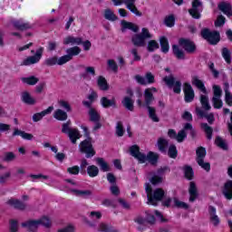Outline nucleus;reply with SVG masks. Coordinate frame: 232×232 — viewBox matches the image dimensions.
Masks as SVG:
<instances>
[{
  "label": "nucleus",
  "mask_w": 232,
  "mask_h": 232,
  "mask_svg": "<svg viewBox=\"0 0 232 232\" xmlns=\"http://www.w3.org/2000/svg\"><path fill=\"white\" fill-rule=\"evenodd\" d=\"M146 39H151V34L148 28H142L141 33L132 35L131 43L136 48H144Z\"/></svg>",
  "instance_id": "obj_5"
},
{
  "label": "nucleus",
  "mask_w": 232,
  "mask_h": 232,
  "mask_svg": "<svg viewBox=\"0 0 232 232\" xmlns=\"http://www.w3.org/2000/svg\"><path fill=\"white\" fill-rule=\"evenodd\" d=\"M178 155H179V150H177V146L173 144L169 145L168 150V156L170 159H177Z\"/></svg>",
  "instance_id": "obj_50"
},
{
  "label": "nucleus",
  "mask_w": 232,
  "mask_h": 232,
  "mask_svg": "<svg viewBox=\"0 0 232 232\" xmlns=\"http://www.w3.org/2000/svg\"><path fill=\"white\" fill-rule=\"evenodd\" d=\"M89 121L91 122H101V114L95 109H91L88 111Z\"/></svg>",
  "instance_id": "obj_37"
},
{
  "label": "nucleus",
  "mask_w": 232,
  "mask_h": 232,
  "mask_svg": "<svg viewBox=\"0 0 232 232\" xmlns=\"http://www.w3.org/2000/svg\"><path fill=\"white\" fill-rule=\"evenodd\" d=\"M44 53V47H39L34 55L28 56L26 59H24L21 66H32V64H37L41 59H43V53Z\"/></svg>",
  "instance_id": "obj_8"
},
{
  "label": "nucleus",
  "mask_w": 232,
  "mask_h": 232,
  "mask_svg": "<svg viewBox=\"0 0 232 232\" xmlns=\"http://www.w3.org/2000/svg\"><path fill=\"white\" fill-rule=\"evenodd\" d=\"M173 201L175 208H178L179 209H188L189 208V206L186 202L180 201L177 198H174Z\"/></svg>",
  "instance_id": "obj_52"
},
{
  "label": "nucleus",
  "mask_w": 232,
  "mask_h": 232,
  "mask_svg": "<svg viewBox=\"0 0 232 232\" xmlns=\"http://www.w3.org/2000/svg\"><path fill=\"white\" fill-rule=\"evenodd\" d=\"M22 82L28 84L29 86H35L39 82V78L35 76L23 77Z\"/></svg>",
  "instance_id": "obj_43"
},
{
  "label": "nucleus",
  "mask_w": 232,
  "mask_h": 232,
  "mask_svg": "<svg viewBox=\"0 0 232 232\" xmlns=\"http://www.w3.org/2000/svg\"><path fill=\"white\" fill-rule=\"evenodd\" d=\"M96 164L100 167L101 171L104 173L110 171V165L102 158H95Z\"/></svg>",
  "instance_id": "obj_31"
},
{
  "label": "nucleus",
  "mask_w": 232,
  "mask_h": 232,
  "mask_svg": "<svg viewBox=\"0 0 232 232\" xmlns=\"http://www.w3.org/2000/svg\"><path fill=\"white\" fill-rule=\"evenodd\" d=\"M156 146L160 153H167L168 146H169V141H168V140L164 138H159Z\"/></svg>",
  "instance_id": "obj_21"
},
{
  "label": "nucleus",
  "mask_w": 232,
  "mask_h": 232,
  "mask_svg": "<svg viewBox=\"0 0 232 232\" xmlns=\"http://www.w3.org/2000/svg\"><path fill=\"white\" fill-rule=\"evenodd\" d=\"M6 204L14 209H17L18 211H25L27 208L26 203L15 198H10L6 201Z\"/></svg>",
  "instance_id": "obj_15"
},
{
  "label": "nucleus",
  "mask_w": 232,
  "mask_h": 232,
  "mask_svg": "<svg viewBox=\"0 0 232 232\" xmlns=\"http://www.w3.org/2000/svg\"><path fill=\"white\" fill-rule=\"evenodd\" d=\"M70 124H72L71 121L62 125V133H65L66 135H68L72 144H77V140L81 139V132L77 129H72L70 127Z\"/></svg>",
  "instance_id": "obj_6"
},
{
  "label": "nucleus",
  "mask_w": 232,
  "mask_h": 232,
  "mask_svg": "<svg viewBox=\"0 0 232 232\" xmlns=\"http://www.w3.org/2000/svg\"><path fill=\"white\" fill-rule=\"evenodd\" d=\"M186 137H188V134H186V130H181L176 135V140L178 142H184V139H186Z\"/></svg>",
  "instance_id": "obj_63"
},
{
  "label": "nucleus",
  "mask_w": 232,
  "mask_h": 232,
  "mask_svg": "<svg viewBox=\"0 0 232 232\" xmlns=\"http://www.w3.org/2000/svg\"><path fill=\"white\" fill-rule=\"evenodd\" d=\"M222 193L227 200H232V180L225 183Z\"/></svg>",
  "instance_id": "obj_23"
},
{
  "label": "nucleus",
  "mask_w": 232,
  "mask_h": 232,
  "mask_svg": "<svg viewBox=\"0 0 232 232\" xmlns=\"http://www.w3.org/2000/svg\"><path fill=\"white\" fill-rule=\"evenodd\" d=\"M5 162H12L15 160V154L14 152H5L4 157Z\"/></svg>",
  "instance_id": "obj_64"
},
{
  "label": "nucleus",
  "mask_w": 232,
  "mask_h": 232,
  "mask_svg": "<svg viewBox=\"0 0 232 232\" xmlns=\"http://www.w3.org/2000/svg\"><path fill=\"white\" fill-rule=\"evenodd\" d=\"M53 110V106H49L46 110L34 113L33 115V121L39 122V121H43V117H46V115H50Z\"/></svg>",
  "instance_id": "obj_17"
},
{
  "label": "nucleus",
  "mask_w": 232,
  "mask_h": 232,
  "mask_svg": "<svg viewBox=\"0 0 232 232\" xmlns=\"http://www.w3.org/2000/svg\"><path fill=\"white\" fill-rule=\"evenodd\" d=\"M116 135L118 137H122L124 135V127L121 121H118L116 125Z\"/></svg>",
  "instance_id": "obj_62"
},
{
  "label": "nucleus",
  "mask_w": 232,
  "mask_h": 232,
  "mask_svg": "<svg viewBox=\"0 0 232 232\" xmlns=\"http://www.w3.org/2000/svg\"><path fill=\"white\" fill-rule=\"evenodd\" d=\"M200 104L205 111L211 110V104H209V97L206 94H201L199 97Z\"/></svg>",
  "instance_id": "obj_29"
},
{
  "label": "nucleus",
  "mask_w": 232,
  "mask_h": 232,
  "mask_svg": "<svg viewBox=\"0 0 232 232\" xmlns=\"http://www.w3.org/2000/svg\"><path fill=\"white\" fill-rule=\"evenodd\" d=\"M149 113V118L151 119L153 122H159L160 120L157 116V110L154 107L149 106L146 107Z\"/></svg>",
  "instance_id": "obj_44"
},
{
  "label": "nucleus",
  "mask_w": 232,
  "mask_h": 232,
  "mask_svg": "<svg viewBox=\"0 0 232 232\" xmlns=\"http://www.w3.org/2000/svg\"><path fill=\"white\" fill-rule=\"evenodd\" d=\"M196 114L198 115V117H200L201 119L205 117L208 124H213L215 122V114H213V112L206 114V111L200 109V107H196Z\"/></svg>",
  "instance_id": "obj_16"
},
{
  "label": "nucleus",
  "mask_w": 232,
  "mask_h": 232,
  "mask_svg": "<svg viewBox=\"0 0 232 232\" xmlns=\"http://www.w3.org/2000/svg\"><path fill=\"white\" fill-rule=\"evenodd\" d=\"M97 84L100 90L102 92H108L110 90V85H108V81L103 76H99L97 79Z\"/></svg>",
  "instance_id": "obj_32"
},
{
  "label": "nucleus",
  "mask_w": 232,
  "mask_h": 232,
  "mask_svg": "<svg viewBox=\"0 0 232 232\" xmlns=\"http://www.w3.org/2000/svg\"><path fill=\"white\" fill-rule=\"evenodd\" d=\"M101 104L102 108L117 107V102L115 101V98H112L111 100H110L107 97H102L101 99Z\"/></svg>",
  "instance_id": "obj_28"
},
{
  "label": "nucleus",
  "mask_w": 232,
  "mask_h": 232,
  "mask_svg": "<svg viewBox=\"0 0 232 232\" xmlns=\"http://www.w3.org/2000/svg\"><path fill=\"white\" fill-rule=\"evenodd\" d=\"M130 155L139 160L140 164H144L146 160L155 166L159 160V155L155 154L152 151H150L147 156L144 153L140 152V149L137 145H132L130 148Z\"/></svg>",
  "instance_id": "obj_1"
},
{
  "label": "nucleus",
  "mask_w": 232,
  "mask_h": 232,
  "mask_svg": "<svg viewBox=\"0 0 232 232\" xmlns=\"http://www.w3.org/2000/svg\"><path fill=\"white\" fill-rule=\"evenodd\" d=\"M201 128L205 131L208 140H211L213 139V128L208 123H201Z\"/></svg>",
  "instance_id": "obj_46"
},
{
  "label": "nucleus",
  "mask_w": 232,
  "mask_h": 232,
  "mask_svg": "<svg viewBox=\"0 0 232 232\" xmlns=\"http://www.w3.org/2000/svg\"><path fill=\"white\" fill-rule=\"evenodd\" d=\"M218 10H220V12H223L225 14V15H227V17H231V15H232L231 4H229L227 2H220L218 5Z\"/></svg>",
  "instance_id": "obj_18"
},
{
  "label": "nucleus",
  "mask_w": 232,
  "mask_h": 232,
  "mask_svg": "<svg viewBox=\"0 0 232 232\" xmlns=\"http://www.w3.org/2000/svg\"><path fill=\"white\" fill-rule=\"evenodd\" d=\"M9 232H19V222L15 219L9 221Z\"/></svg>",
  "instance_id": "obj_51"
},
{
  "label": "nucleus",
  "mask_w": 232,
  "mask_h": 232,
  "mask_svg": "<svg viewBox=\"0 0 232 232\" xmlns=\"http://www.w3.org/2000/svg\"><path fill=\"white\" fill-rule=\"evenodd\" d=\"M53 117L56 119V121H66L68 119V113H66V111L61 110V109H57L54 112H53Z\"/></svg>",
  "instance_id": "obj_41"
},
{
  "label": "nucleus",
  "mask_w": 232,
  "mask_h": 232,
  "mask_svg": "<svg viewBox=\"0 0 232 232\" xmlns=\"http://www.w3.org/2000/svg\"><path fill=\"white\" fill-rule=\"evenodd\" d=\"M221 55L227 64H231V51H229V49H227V47H223L221 51Z\"/></svg>",
  "instance_id": "obj_48"
},
{
  "label": "nucleus",
  "mask_w": 232,
  "mask_h": 232,
  "mask_svg": "<svg viewBox=\"0 0 232 232\" xmlns=\"http://www.w3.org/2000/svg\"><path fill=\"white\" fill-rule=\"evenodd\" d=\"M202 2L199 0H194L192 2V8L188 10L193 19H200V12H202Z\"/></svg>",
  "instance_id": "obj_13"
},
{
  "label": "nucleus",
  "mask_w": 232,
  "mask_h": 232,
  "mask_svg": "<svg viewBox=\"0 0 232 232\" xmlns=\"http://www.w3.org/2000/svg\"><path fill=\"white\" fill-rule=\"evenodd\" d=\"M129 52H130V53L132 54L134 62L140 61V55H139V48L133 47V48L130 49Z\"/></svg>",
  "instance_id": "obj_60"
},
{
  "label": "nucleus",
  "mask_w": 232,
  "mask_h": 232,
  "mask_svg": "<svg viewBox=\"0 0 232 232\" xmlns=\"http://www.w3.org/2000/svg\"><path fill=\"white\" fill-rule=\"evenodd\" d=\"M184 173H185V177L188 179V180H193V177L195 175L193 172V168H191L190 166H185Z\"/></svg>",
  "instance_id": "obj_54"
},
{
  "label": "nucleus",
  "mask_w": 232,
  "mask_h": 232,
  "mask_svg": "<svg viewBox=\"0 0 232 232\" xmlns=\"http://www.w3.org/2000/svg\"><path fill=\"white\" fill-rule=\"evenodd\" d=\"M134 102H135L129 96H125L121 101V104L126 108V110H129V111H133Z\"/></svg>",
  "instance_id": "obj_38"
},
{
  "label": "nucleus",
  "mask_w": 232,
  "mask_h": 232,
  "mask_svg": "<svg viewBox=\"0 0 232 232\" xmlns=\"http://www.w3.org/2000/svg\"><path fill=\"white\" fill-rule=\"evenodd\" d=\"M121 32H124L125 30H131L132 32H139V27L135 25L133 23L126 22L125 20L121 21Z\"/></svg>",
  "instance_id": "obj_35"
},
{
  "label": "nucleus",
  "mask_w": 232,
  "mask_h": 232,
  "mask_svg": "<svg viewBox=\"0 0 232 232\" xmlns=\"http://www.w3.org/2000/svg\"><path fill=\"white\" fill-rule=\"evenodd\" d=\"M44 64L45 66H55V64H58V66H63V64H65V63L61 62V57L54 55L51 56L44 60Z\"/></svg>",
  "instance_id": "obj_20"
},
{
  "label": "nucleus",
  "mask_w": 232,
  "mask_h": 232,
  "mask_svg": "<svg viewBox=\"0 0 232 232\" xmlns=\"http://www.w3.org/2000/svg\"><path fill=\"white\" fill-rule=\"evenodd\" d=\"M22 101L24 102V104H29L30 106H34V104H35V100L28 92H22Z\"/></svg>",
  "instance_id": "obj_39"
},
{
  "label": "nucleus",
  "mask_w": 232,
  "mask_h": 232,
  "mask_svg": "<svg viewBox=\"0 0 232 232\" xmlns=\"http://www.w3.org/2000/svg\"><path fill=\"white\" fill-rule=\"evenodd\" d=\"M179 44L187 52V53H195V51L197 50V45H195V43L189 39L186 38H180L179 40Z\"/></svg>",
  "instance_id": "obj_11"
},
{
  "label": "nucleus",
  "mask_w": 232,
  "mask_h": 232,
  "mask_svg": "<svg viewBox=\"0 0 232 232\" xmlns=\"http://www.w3.org/2000/svg\"><path fill=\"white\" fill-rule=\"evenodd\" d=\"M63 44H82V38L74 37V36H67L63 39Z\"/></svg>",
  "instance_id": "obj_30"
},
{
  "label": "nucleus",
  "mask_w": 232,
  "mask_h": 232,
  "mask_svg": "<svg viewBox=\"0 0 232 232\" xmlns=\"http://www.w3.org/2000/svg\"><path fill=\"white\" fill-rule=\"evenodd\" d=\"M100 232H119L111 225L106 223H101L98 227Z\"/></svg>",
  "instance_id": "obj_45"
},
{
  "label": "nucleus",
  "mask_w": 232,
  "mask_h": 232,
  "mask_svg": "<svg viewBox=\"0 0 232 232\" xmlns=\"http://www.w3.org/2000/svg\"><path fill=\"white\" fill-rule=\"evenodd\" d=\"M13 25L16 30H21L22 32L24 30H30L32 25L29 23H24L23 20H15L13 22Z\"/></svg>",
  "instance_id": "obj_27"
},
{
  "label": "nucleus",
  "mask_w": 232,
  "mask_h": 232,
  "mask_svg": "<svg viewBox=\"0 0 232 232\" xmlns=\"http://www.w3.org/2000/svg\"><path fill=\"white\" fill-rule=\"evenodd\" d=\"M208 214L210 218V222L213 224V226H218V224H220V218L217 215V208L213 206H209Z\"/></svg>",
  "instance_id": "obj_19"
},
{
  "label": "nucleus",
  "mask_w": 232,
  "mask_h": 232,
  "mask_svg": "<svg viewBox=\"0 0 232 232\" xmlns=\"http://www.w3.org/2000/svg\"><path fill=\"white\" fill-rule=\"evenodd\" d=\"M145 190L147 193L148 202L147 204H150L151 206H157V202H160L164 198L166 192L162 188L152 189L150 184H147L145 187Z\"/></svg>",
  "instance_id": "obj_4"
},
{
  "label": "nucleus",
  "mask_w": 232,
  "mask_h": 232,
  "mask_svg": "<svg viewBox=\"0 0 232 232\" xmlns=\"http://www.w3.org/2000/svg\"><path fill=\"white\" fill-rule=\"evenodd\" d=\"M107 65L109 66L110 70H111L115 73H117V72L119 71V66L117 65L115 60H108Z\"/></svg>",
  "instance_id": "obj_61"
},
{
  "label": "nucleus",
  "mask_w": 232,
  "mask_h": 232,
  "mask_svg": "<svg viewBox=\"0 0 232 232\" xmlns=\"http://www.w3.org/2000/svg\"><path fill=\"white\" fill-rule=\"evenodd\" d=\"M183 92L185 95V102H193L195 100V91L193 90V87H191V84L185 83Z\"/></svg>",
  "instance_id": "obj_14"
},
{
  "label": "nucleus",
  "mask_w": 232,
  "mask_h": 232,
  "mask_svg": "<svg viewBox=\"0 0 232 232\" xmlns=\"http://www.w3.org/2000/svg\"><path fill=\"white\" fill-rule=\"evenodd\" d=\"M20 136L24 140H32L34 139V135L28 132H24V130H21L17 128L14 129V131L13 132V137Z\"/></svg>",
  "instance_id": "obj_26"
},
{
  "label": "nucleus",
  "mask_w": 232,
  "mask_h": 232,
  "mask_svg": "<svg viewBox=\"0 0 232 232\" xmlns=\"http://www.w3.org/2000/svg\"><path fill=\"white\" fill-rule=\"evenodd\" d=\"M212 104L216 110H220L224 106L222 98H212Z\"/></svg>",
  "instance_id": "obj_55"
},
{
  "label": "nucleus",
  "mask_w": 232,
  "mask_h": 232,
  "mask_svg": "<svg viewBox=\"0 0 232 232\" xmlns=\"http://www.w3.org/2000/svg\"><path fill=\"white\" fill-rule=\"evenodd\" d=\"M80 128H82V130H83L86 140L80 143L79 150L81 153L85 154L86 159H92V157H95V149H93V145L92 144L90 131L88 130V127L84 125H81Z\"/></svg>",
  "instance_id": "obj_2"
},
{
  "label": "nucleus",
  "mask_w": 232,
  "mask_h": 232,
  "mask_svg": "<svg viewBox=\"0 0 232 232\" xmlns=\"http://www.w3.org/2000/svg\"><path fill=\"white\" fill-rule=\"evenodd\" d=\"M192 84L200 90V92L203 93H208V90L206 89V86H204V82H202L198 76H193Z\"/></svg>",
  "instance_id": "obj_36"
},
{
  "label": "nucleus",
  "mask_w": 232,
  "mask_h": 232,
  "mask_svg": "<svg viewBox=\"0 0 232 232\" xmlns=\"http://www.w3.org/2000/svg\"><path fill=\"white\" fill-rule=\"evenodd\" d=\"M196 155H197V162L200 168L205 169V171H209L211 169V164L209 162H204V159H206V148L204 147H199L196 150Z\"/></svg>",
  "instance_id": "obj_9"
},
{
  "label": "nucleus",
  "mask_w": 232,
  "mask_h": 232,
  "mask_svg": "<svg viewBox=\"0 0 232 232\" xmlns=\"http://www.w3.org/2000/svg\"><path fill=\"white\" fill-rule=\"evenodd\" d=\"M164 82H166L169 88H173L174 93H180L182 91V82L180 81L175 82V77L173 76H165L163 78Z\"/></svg>",
  "instance_id": "obj_10"
},
{
  "label": "nucleus",
  "mask_w": 232,
  "mask_h": 232,
  "mask_svg": "<svg viewBox=\"0 0 232 232\" xmlns=\"http://www.w3.org/2000/svg\"><path fill=\"white\" fill-rule=\"evenodd\" d=\"M188 193L190 195L189 202H195L197 198H198V190L197 189L195 182H190Z\"/></svg>",
  "instance_id": "obj_25"
},
{
  "label": "nucleus",
  "mask_w": 232,
  "mask_h": 232,
  "mask_svg": "<svg viewBox=\"0 0 232 232\" xmlns=\"http://www.w3.org/2000/svg\"><path fill=\"white\" fill-rule=\"evenodd\" d=\"M160 44L161 46V52L163 53H168L169 52V42L166 36H161L160 38Z\"/></svg>",
  "instance_id": "obj_40"
},
{
  "label": "nucleus",
  "mask_w": 232,
  "mask_h": 232,
  "mask_svg": "<svg viewBox=\"0 0 232 232\" xmlns=\"http://www.w3.org/2000/svg\"><path fill=\"white\" fill-rule=\"evenodd\" d=\"M87 174L91 178L97 177L99 175V167L95 165H90L87 167Z\"/></svg>",
  "instance_id": "obj_47"
},
{
  "label": "nucleus",
  "mask_w": 232,
  "mask_h": 232,
  "mask_svg": "<svg viewBox=\"0 0 232 232\" xmlns=\"http://www.w3.org/2000/svg\"><path fill=\"white\" fill-rule=\"evenodd\" d=\"M172 52L175 57H177V59H179V61H184V59H186V54L184 53V51L180 49L179 45H172Z\"/></svg>",
  "instance_id": "obj_34"
},
{
  "label": "nucleus",
  "mask_w": 232,
  "mask_h": 232,
  "mask_svg": "<svg viewBox=\"0 0 232 232\" xmlns=\"http://www.w3.org/2000/svg\"><path fill=\"white\" fill-rule=\"evenodd\" d=\"M222 98V89L218 85H213L212 99Z\"/></svg>",
  "instance_id": "obj_57"
},
{
  "label": "nucleus",
  "mask_w": 232,
  "mask_h": 232,
  "mask_svg": "<svg viewBox=\"0 0 232 232\" xmlns=\"http://www.w3.org/2000/svg\"><path fill=\"white\" fill-rule=\"evenodd\" d=\"M222 193L227 200H232V180L225 183Z\"/></svg>",
  "instance_id": "obj_24"
},
{
  "label": "nucleus",
  "mask_w": 232,
  "mask_h": 232,
  "mask_svg": "<svg viewBox=\"0 0 232 232\" xmlns=\"http://www.w3.org/2000/svg\"><path fill=\"white\" fill-rule=\"evenodd\" d=\"M65 52L67 54L61 56V62L65 63L66 64V63H70L75 55H79V53H81V48L79 46H74L68 48Z\"/></svg>",
  "instance_id": "obj_12"
},
{
  "label": "nucleus",
  "mask_w": 232,
  "mask_h": 232,
  "mask_svg": "<svg viewBox=\"0 0 232 232\" xmlns=\"http://www.w3.org/2000/svg\"><path fill=\"white\" fill-rule=\"evenodd\" d=\"M134 222H136V224H139L138 231H144V229H146V225L148 224L146 218L139 216L134 219Z\"/></svg>",
  "instance_id": "obj_42"
},
{
  "label": "nucleus",
  "mask_w": 232,
  "mask_h": 232,
  "mask_svg": "<svg viewBox=\"0 0 232 232\" xmlns=\"http://www.w3.org/2000/svg\"><path fill=\"white\" fill-rule=\"evenodd\" d=\"M104 17L105 19H107V21H117V19H119V17L115 15V14L113 13V11H111V9H105Z\"/></svg>",
  "instance_id": "obj_49"
},
{
  "label": "nucleus",
  "mask_w": 232,
  "mask_h": 232,
  "mask_svg": "<svg viewBox=\"0 0 232 232\" xmlns=\"http://www.w3.org/2000/svg\"><path fill=\"white\" fill-rule=\"evenodd\" d=\"M164 24L166 26H169V28H172V26H175V16H173V14L167 16Z\"/></svg>",
  "instance_id": "obj_58"
},
{
  "label": "nucleus",
  "mask_w": 232,
  "mask_h": 232,
  "mask_svg": "<svg viewBox=\"0 0 232 232\" xmlns=\"http://www.w3.org/2000/svg\"><path fill=\"white\" fill-rule=\"evenodd\" d=\"M144 99H145V108L151 106V102L155 101V97H153V92H150V89H146L144 91Z\"/></svg>",
  "instance_id": "obj_33"
},
{
  "label": "nucleus",
  "mask_w": 232,
  "mask_h": 232,
  "mask_svg": "<svg viewBox=\"0 0 232 232\" xmlns=\"http://www.w3.org/2000/svg\"><path fill=\"white\" fill-rule=\"evenodd\" d=\"M126 7L128 10H130V12L136 14L138 17H142V13H140V11H139V9H137V6H135V4H133L131 5H128Z\"/></svg>",
  "instance_id": "obj_59"
},
{
  "label": "nucleus",
  "mask_w": 232,
  "mask_h": 232,
  "mask_svg": "<svg viewBox=\"0 0 232 232\" xmlns=\"http://www.w3.org/2000/svg\"><path fill=\"white\" fill-rule=\"evenodd\" d=\"M39 226H44L46 229H50L52 227V221L47 217H43L37 220L30 219L22 223V227H25L28 232H37Z\"/></svg>",
  "instance_id": "obj_3"
},
{
  "label": "nucleus",
  "mask_w": 232,
  "mask_h": 232,
  "mask_svg": "<svg viewBox=\"0 0 232 232\" xmlns=\"http://www.w3.org/2000/svg\"><path fill=\"white\" fill-rule=\"evenodd\" d=\"M201 37L209 44L215 45L220 43V33L218 31H211L208 28H204L201 30Z\"/></svg>",
  "instance_id": "obj_7"
},
{
  "label": "nucleus",
  "mask_w": 232,
  "mask_h": 232,
  "mask_svg": "<svg viewBox=\"0 0 232 232\" xmlns=\"http://www.w3.org/2000/svg\"><path fill=\"white\" fill-rule=\"evenodd\" d=\"M159 48V43L155 40H150L148 43L147 50L148 52H155V50H158Z\"/></svg>",
  "instance_id": "obj_56"
},
{
  "label": "nucleus",
  "mask_w": 232,
  "mask_h": 232,
  "mask_svg": "<svg viewBox=\"0 0 232 232\" xmlns=\"http://www.w3.org/2000/svg\"><path fill=\"white\" fill-rule=\"evenodd\" d=\"M215 144L218 145V148L224 150H227V143L220 138V136H218L215 140Z\"/></svg>",
  "instance_id": "obj_53"
},
{
  "label": "nucleus",
  "mask_w": 232,
  "mask_h": 232,
  "mask_svg": "<svg viewBox=\"0 0 232 232\" xmlns=\"http://www.w3.org/2000/svg\"><path fill=\"white\" fill-rule=\"evenodd\" d=\"M70 193H72L75 197H80L81 198H89V197H92V190L86 189V190H79V189H70Z\"/></svg>",
  "instance_id": "obj_22"
}]
</instances>
